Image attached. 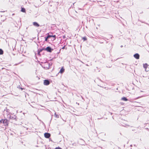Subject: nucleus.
Segmentation results:
<instances>
[{
  "instance_id": "obj_19",
  "label": "nucleus",
  "mask_w": 149,
  "mask_h": 149,
  "mask_svg": "<svg viewBox=\"0 0 149 149\" xmlns=\"http://www.w3.org/2000/svg\"><path fill=\"white\" fill-rule=\"evenodd\" d=\"M80 140H82V141H84L82 139H80Z\"/></svg>"
},
{
  "instance_id": "obj_11",
  "label": "nucleus",
  "mask_w": 149,
  "mask_h": 149,
  "mask_svg": "<svg viewBox=\"0 0 149 149\" xmlns=\"http://www.w3.org/2000/svg\"><path fill=\"white\" fill-rule=\"evenodd\" d=\"M21 11L22 12H23V13H25L26 12L25 9L23 8H22Z\"/></svg>"
},
{
  "instance_id": "obj_15",
  "label": "nucleus",
  "mask_w": 149,
  "mask_h": 149,
  "mask_svg": "<svg viewBox=\"0 0 149 149\" xmlns=\"http://www.w3.org/2000/svg\"><path fill=\"white\" fill-rule=\"evenodd\" d=\"M83 40L84 41H85L87 39L86 37H84L83 38Z\"/></svg>"
},
{
  "instance_id": "obj_7",
  "label": "nucleus",
  "mask_w": 149,
  "mask_h": 149,
  "mask_svg": "<svg viewBox=\"0 0 149 149\" xmlns=\"http://www.w3.org/2000/svg\"><path fill=\"white\" fill-rule=\"evenodd\" d=\"M10 118L11 119L15 120L16 119V116L15 115H11L10 116Z\"/></svg>"
},
{
  "instance_id": "obj_8",
  "label": "nucleus",
  "mask_w": 149,
  "mask_h": 149,
  "mask_svg": "<svg viewBox=\"0 0 149 149\" xmlns=\"http://www.w3.org/2000/svg\"><path fill=\"white\" fill-rule=\"evenodd\" d=\"M64 71H65V69L63 67H62L61 68V69L60 70L59 72V73H60L61 74L62 73L64 72Z\"/></svg>"
},
{
  "instance_id": "obj_13",
  "label": "nucleus",
  "mask_w": 149,
  "mask_h": 149,
  "mask_svg": "<svg viewBox=\"0 0 149 149\" xmlns=\"http://www.w3.org/2000/svg\"><path fill=\"white\" fill-rule=\"evenodd\" d=\"M3 53V51L1 49H0V54H2Z\"/></svg>"
},
{
  "instance_id": "obj_18",
  "label": "nucleus",
  "mask_w": 149,
  "mask_h": 149,
  "mask_svg": "<svg viewBox=\"0 0 149 149\" xmlns=\"http://www.w3.org/2000/svg\"><path fill=\"white\" fill-rule=\"evenodd\" d=\"M65 47V46H64L63 47V49Z\"/></svg>"
},
{
  "instance_id": "obj_9",
  "label": "nucleus",
  "mask_w": 149,
  "mask_h": 149,
  "mask_svg": "<svg viewBox=\"0 0 149 149\" xmlns=\"http://www.w3.org/2000/svg\"><path fill=\"white\" fill-rule=\"evenodd\" d=\"M33 24L35 26L38 27L40 26L36 22H35L33 23Z\"/></svg>"
},
{
  "instance_id": "obj_14",
  "label": "nucleus",
  "mask_w": 149,
  "mask_h": 149,
  "mask_svg": "<svg viewBox=\"0 0 149 149\" xmlns=\"http://www.w3.org/2000/svg\"><path fill=\"white\" fill-rule=\"evenodd\" d=\"M54 116H55L56 117V118H58L59 117V116L58 115H57L56 113H55V114H54Z\"/></svg>"
},
{
  "instance_id": "obj_1",
  "label": "nucleus",
  "mask_w": 149,
  "mask_h": 149,
  "mask_svg": "<svg viewBox=\"0 0 149 149\" xmlns=\"http://www.w3.org/2000/svg\"><path fill=\"white\" fill-rule=\"evenodd\" d=\"M0 122L3 124L5 125H7L8 124V122L7 119H2L0 121Z\"/></svg>"
},
{
  "instance_id": "obj_4",
  "label": "nucleus",
  "mask_w": 149,
  "mask_h": 149,
  "mask_svg": "<svg viewBox=\"0 0 149 149\" xmlns=\"http://www.w3.org/2000/svg\"><path fill=\"white\" fill-rule=\"evenodd\" d=\"M45 50L48 52H51L52 49L51 48L49 47H48L46 48L45 49Z\"/></svg>"
},
{
  "instance_id": "obj_3",
  "label": "nucleus",
  "mask_w": 149,
  "mask_h": 149,
  "mask_svg": "<svg viewBox=\"0 0 149 149\" xmlns=\"http://www.w3.org/2000/svg\"><path fill=\"white\" fill-rule=\"evenodd\" d=\"M44 84L46 86L49 85L50 84L49 81L47 80H45L44 81Z\"/></svg>"
},
{
  "instance_id": "obj_2",
  "label": "nucleus",
  "mask_w": 149,
  "mask_h": 149,
  "mask_svg": "<svg viewBox=\"0 0 149 149\" xmlns=\"http://www.w3.org/2000/svg\"><path fill=\"white\" fill-rule=\"evenodd\" d=\"M143 67L145 69V70L148 72L149 71V66L146 63L143 64Z\"/></svg>"
},
{
  "instance_id": "obj_5",
  "label": "nucleus",
  "mask_w": 149,
  "mask_h": 149,
  "mask_svg": "<svg viewBox=\"0 0 149 149\" xmlns=\"http://www.w3.org/2000/svg\"><path fill=\"white\" fill-rule=\"evenodd\" d=\"M45 137L47 138H49L50 136V134L48 133H45L44 134Z\"/></svg>"
},
{
  "instance_id": "obj_12",
  "label": "nucleus",
  "mask_w": 149,
  "mask_h": 149,
  "mask_svg": "<svg viewBox=\"0 0 149 149\" xmlns=\"http://www.w3.org/2000/svg\"><path fill=\"white\" fill-rule=\"evenodd\" d=\"M47 37H48V38H49L50 37H55V35L51 36V35H48L47 36Z\"/></svg>"
},
{
  "instance_id": "obj_20",
  "label": "nucleus",
  "mask_w": 149,
  "mask_h": 149,
  "mask_svg": "<svg viewBox=\"0 0 149 149\" xmlns=\"http://www.w3.org/2000/svg\"><path fill=\"white\" fill-rule=\"evenodd\" d=\"M123 47V46H122V45H121V47Z\"/></svg>"
},
{
  "instance_id": "obj_10",
  "label": "nucleus",
  "mask_w": 149,
  "mask_h": 149,
  "mask_svg": "<svg viewBox=\"0 0 149 149\" xmlns=\"http://www.w3.org/2000/svg\"><path fill=\"white\" fill-rule=\"evenodd\" d=\"M121 100H123L125 101H127L128 100V99L126 97H123L121 98Z\"/></svg>"
},
{
  "instance_id": "obj_6",
  "label": "nucleus",
  "mask_w": 149,
  "mask_h": 149,
  "mask_svg": "<svg viewBox=\"0 0 149 149\" xmlns=\"http://www.w3.org/2000/svg\"><path fill=\"white\" fill-rule=\"evenodd\" d=\"M134 57L136 59H139V55L138 54L136 53L134 55Z\"/></svg>"
},
{
  "instance_id": "obj_17",
  "label": "nucleus",
  "mask_w": 149,
  "mask_h": 149,
  "mask_svg": "<svg viewBox=\"0 0 149 149\" xmlns=\"http://www.w3.org/2000/svg\"><path fill=\"white\" fill-rule=\"evenodd\" d=\"M55 149H62V148L59 147H56Z\"/></svg>"
},
{
  "instance_id": "obj_16",
  "label": "nucleus",
  "mask_w": 149,
  "mask_h": 149,
  "mask_svg": "<svg viewBox=\"0 0 149 149\" xmlns=\"http://www.w3.org/2000/svg\"><path fill=\"white\" fill-rule=\"evenodd\" d=\"M45 41H47V39L48 38V37L47 36V37H45Z\"/></svg>"
}]
</instances>
